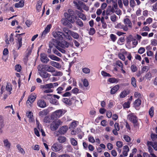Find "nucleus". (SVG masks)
Instances as JSON below:
<instances>
[{
	"mask_svg": "<svg viewBox=\"0 0 157 157\" xmlns=\"http://www.w3.org/2000/svg\"><path fill=\"white\" fill-rule=\"evenodd\" d=\"M145 51V49L144 48L140 47L138 50V52L139 53L142 54L144 53Z\"/></svg>",
	"mask_w": 157,
	"mask_h": 157,
	"instance_id": "61",
	"label": "nucleus"
},
{
	"mask_svg": "<svg viewBox=\"0 0 157 157\" xmlns=\"http://www.w3.org/2000/svg\"><path fill=\"white\" fill-rule=\"evenodd\" d=\"M130 103L129 101H128L124 103L123 105V107L124 108H129L130 107Z\"/></svg>",
	"mask_w": 157,
	"mask_h": 157,
	"instance_id": "62",
	"label": "nucleus"
},
{
	"mask_svg": "<svg viewBox=\"0 0 157 157\" xmlns=\"http://www.w3.org/2000/svg\"><path fill=\"white\" fill-rule=\"evenodd\" d=\"M115 27L117 29H122L124 31H128V28L126 26H124V25L121 23L118 24Z\"/></svg>",
	"mask_w": 157,
	"mask_h": 157,
	"instance_id": "18",
	"label": "nucleus"
},
{
	"mask_svg": "<svg viewBox=\"0 0 157 157\" xmlns=\"http://www.w3.org/2000/svg\"><path fill=\"white\" fill-rule=\"evenodd\" d=\"M88 140L89 142L92 143H94L95 142V140L94 137L91 136L89 135L88 136Z\"/></svg>",
	"mask_w": 157,
	"mask_h": 157,
	"instance_id": "49",
	"label": "nucleus"
},
{
	"mask_svg": "<svg viewBox=\"0 0 157 157\" xmlns=\"http://www.w3.org/2000/svg\"><path fill=\"white\" fill-rule=\"evenodd\" d=\"M37 104V106L41 108H44L47 106L46 103L43 99H40L38 100Z\"/></svg>",
	"mask_w": 157,
	"mask_h": 157,
	"instance_id": "13",
	"label": "nucleus"
},
{
	"mask_svg": "<svg viewBox=\"0 0 157 157\" xmlns=\"http://www.w3.org/2000/svg\"><path fill=\"white\" fill-rule=\"evenodd\" d=\"M39 74L40 75L44 78H48L50 76V75L46 71H40Z\"/></svg>",
	"mask_w": 157,
	"mask_h": 157,
	"instance_id": "26",
	"label": "nucleus"
},
{
	"mask_svg": "<svg viewBox=\"0 0 157 157\" xmlns=\"http://www.w3.org/2000/svg\"><path fill=\"white\" fill-rule=\"evenodd\" d=\"M40 60L42 63H47L49 60L47 55L43 54H41L40 55Z\"/></svg>",
	"mask_w": 157,
	"mask_h": 157,
	"instance_id": "16",
	"label": "nucleus"
},
{
	"mask_svg": "<svg viewBox=\"0 0 157 157\" xmlns=\"http://www.w3.org/2000/svg\"><path fill=\"white\" fill-rule=\"evenodd\" d=\"M57 140L59 143H62L66 141V138L64 136H60L59 137Z\"/></svg>",
	"mask_w": 157,
	"mask_h": 157,
	"instance_id": "37",
	"label": "nucleus"
},
{
	"mask_svg": "<svg viewBox=\"0 0 157 157\" xmlns=\"http://www.w3.org/2000/svg\"><path fill=\"white\" fill-rule=\"evenodd\" d=\"M136 80L134 77H132L131 78V84L134 87H136L137 86L136 84Z\"/></svg>",
	"mask_w": 157,
	"mask_h": 157,
	"instance_id": "44",
	"label": "nucleus"
},
{
	"mask_svg": "<svg viewBox=\"0 0 157 157\" xmlns=\"http://www.w3.org/2000/svg\"><path fill=\"white\" fill-rule=\"evenodd\" d=\"M128 17L126 16V17ZM124 22L125 25L124 26H126L128 28L131 29L132 28V25L131 21L128 18L126 17L124 20Z\"/></svg>",
	"mask_w": 157,
	"mask_h": 157,
	"instance_id": "12",
	"label": "nucleus"
},
{
	"mask_svg": "<svg viewBox=\"0 0 157 157\" xmlns=\"http://www.w3.org/2000/svg\"><path fill=\"white\" fill-rule=\"evenodd\" d=\"M129 93V91L124 90L121 92L119 95V97L120 98H123L125 97Z\"/></svg>",
	"mask_w": 157,
	"mask_h": 157,
	"instance_id": "25",
	"label": "nucleus"
},
{
	"mask_svg": "<svg viewBox=\"0 0 157 157\" xmlns=\"http://www.w3.org/2000/svg\"><path fill=\"white\" fill-rule=\"evenodd\" d=\"M82 71L85 74H89L90 72V70L87 67H84L82 68Z\"/></svg>",
	"mask_w": 157,
	"mask_h": 157,
	"instance_id": "50",
	"label": "nucleus"
},
{
	"mask_svg": "<svg viewBox=\"0 0 157 157\" xmlns=\"http://www.w3.org/2000/svg\"><path fill=\"white\" fill-rule=\"evenodd\" d=\"M61 123V122L59 120L53 121L50 126L51 130L53 131H56L59 128Z\"/></svg>",
	"mask_w": 157,
	"mask_h": 157,
	"instance_id": "6",
	"label": "nucleus"
},
{
	"mask_svg": "<svg viewBox=\"0 0 157 157\" xmlns=\"http://www.w3.org/2000/svg\"><path fill=\"white\" fill-rule=\"evenodd\" d=\"M63 31L64 33L60 31H57L55 33H53V36L56 39L60 40H63L64 38L69 39V29L64 27L63 28Z\"/></svg>",
	"mask_w": 157,
	"mask_h": 157,
	"instance_id": "2",
	"label": "nucleus"
},
{
	"mask_svg": "<svg viewBox=\"0 0 157 157\" xmlns=\"http://www.w3.org/2000/svg\"><path fill=\"white\" fill-rule=\"evenodd\" d=\"M101 75L104 77H111V75L109 73H108L104 71H102L101 72Z\"/></svg>",
	"mask_w": 157,
	"mask_h": 157,
	"instance_id": "59",
	"label": "nucleus"
},
{
	"mask_svg": "<svg viewBox=\"0 0 157 157\" xmlns=\"http://www.w3.org/2000/svg\"><path fill=\"white\" fill-rule=\"evenodd\" d=\"M76 11L77 13L78 14V15L79 18L85 21L86 20V16L84 14L81 12V11H79L76 10Z\"/></svg>",
	"mask_w": 157,
	"mask_h": 157,
	"instance_id": "28",
	"label": "nucleus"
},
{
	"mask_svg": "<svg viewBox=\"0 0 157 157\" xmlns=\"http://www.w3.org/2000/svg\"><path fill=\"white\" fill-rule=\"evenodd\" d=\"M24 1L21 0L19 2L16 3L14 4V6L16 8H22L24 6Z\"/></svg>",
	"mask_w": 157,
	"mask_h": 157,
	"instance_id": "23",
	"label": "nucleus"
},
{
	"mask_svg": "<svg viewBox=\"0 0 157 157\" xmlns=\"http://www.w3.org/2000/svg\"><path fill=\"white\" fill-rule=\"evenodd\" d=\"M123 137L124 140L127 142H130L131 141L130 137L127 135H124Z\"/></svg>",
	"mask_w": 157,
	"mask_h": 157,
	"instance_id": "42",
	"label": "nucleus"
},
{
	"mask_svg": "<svg viewBox=\"0 0 157 157\" xmlns=\"http://www.w3.org/2000/svg\"><path fill=\"white\" fill-rule=\"evenodd\" d=\"M36 98V95L33 93L31 94L29 97L27 101L26 104L27 106H31L32 104L35 100Z\"/></svg>",
	"mask_w": 157,
	"mask_h": 157,
	"instance_id": "5",
	"label": "nucleus"
},
{
	"mask_svg": "<svg viewBox=\"0 0 157 157\" xmlns=\"http://www.w3.org/2000/svg\"><path fill=\"white\" fill-rule=\"evenodd\" d=\"M83 2L80 1H79L78 2L75 1L73 2V3L77 9L80 11H83L82 9V5Z\"/></svg>",
	"mask_w": 157,
	"mask_h": 157,
	"instance_id": "15",
	"label": "nucleus"
},
{
	"mask_svg": "<svg viewBox=\"0 0 157 157\" xmlns=\"http://www.w3.org/2000/svg\"><path fill=\"white\" fill-rule=\"evenodd\" d=\"M49 47L53 48L54 47L56 48L59 46L63 48H65L69 46V43L65 40H60L53 39L49 42Z\"/></svg>",
	"mask_w": 157,
	"mask_h": 157,
	"instance_id": "1",
	"label": "nucleus"
},
{
	"mask_svg": "<svg viewBox=\"0 0 157 157\" xmlns=\"http://www.w3.org/2000/svg\"><path fill=\"white\" fill-rule=\"evenodd\" d=\"M141 104V101L139 99L136 100L134 102V105L136 106H139Z\"/></svg>",
	"mask_w": 157,
	"mask_h": 157,
	"instance_id": "48",
	"label": "nucleus"
},
{
	"mask_svg": "<svg viewBox=\"0 0 157 157\" xmlns=\"http://www.w3.org/2000/svg\"><path fill=\"white\" fill-rule=\"evenodd\" d=\"M110 36L111 40L113 41L114 42L116 41L117 39V37L115 35L113 34H110Z\"/></svg>",
	"mask_w": 157,
	"mask_h": 157,
	"instance_id": "53",
	"label": "nucleus"
},
{
	"mask_svg": "<svg viewBox=\"0 0 157 157\" xmlns=\"http://www.w3.org/2000/svg\"><path fill=\"white\" fill-rule=\"evenodd\" d=\"M48 56L51 59L53 60H56L57 61H59L60 60V59L59 58L53 55H50Z\"/></svg>",
	"mask_w": 157,
	"mask_h": 157,
	"instance_id": "39",
	"label": "nucleus"
},
{
	"mask_svg": "<svg viewBox=\"0 0 157 157\" xmlns=\"http://www.w3.org/2000/svg\"><path fill=\"white\" fill-rule=\"evenodd\" d=\"M76 98L75 97H73L70 100H69V105H74L76 102Z\"/></svg>",
	"mask_w": 157,
	"mask_h": 157,
	"instance_id": "45",
	"label": "nucleus"
},
{
	"mask_svg": "<svg viewBox=\"0 0 157 157\" xmlns=\"http://www.w3.org/2000/svg\"><path fill=\"white\" fill-rule=\"evenodd\" d=\"M52 27V25L49 24L45 28L44 30L42 33V36L44 37L46 34L50 31V30Z\"/></svg>",
	"mask_w": 157,
	"mask_h": 157,
	"instance_id": "17",
	"label": "nucleus"
},
{
	"mask_svg": "<svg viewBox=\"0 0 157 157\" xmlns=\"http://www.w3.org/2000/svg\"><path fill=\"white\" fill-rule=\"evenodd\" d=\"M63 148V145L57 143H54L52 146L51 148L54 151L57 152L61 150Z\"/></svg>",
	"mask_w": 157,
	"mask_h": 157,
	"instance_id": "8",
	"label": "nucleus"
},
{
	"mask_svg": "<svg viewBox=\"0 0 157 157\" xmlns=\"http://www.w3.org/2000/svg\"><path fill=\"white\" fill-rule=\"evenodd\" d=\"M64 17L63 18L61 22L63 25L64 26L69 25V13L65 12L64 14Z\"/></svg>",
	"mask_w": 157,
	"mask_h": 157,
	"instance_id": "9",
	"label": "nucleus"
},
{
	"mask_svg": "<svg viewBox=\"0 0 157 157\" xmlns=\"http://www.w3.org/2000/svg\"><path fill=\"white\" fill-rule=\"evenodd\" d=\"M51 64L53 67L58 68H60L61 67L59 63L55 61H52Z\"/></svg>",
	"mask_w": 157,
	"mask_h": 157,
	"instance_id": "40",
	"label": "nucleus"
},
{
	"mask_svg": "<svg viewBox=\"0 0 157 157\" xmlns=\"http://www.w3.org/2000/svg\"><path fill=\"white\" fill-rule=\"evenodd\" d=\"M33 113L31 112H29L28 115L27 117L29 119V121H33V115H32Z\"/></svg>",
	"mask_w": 157,
	"mask_h": 157,
	"instance_id": "57",
	"label": "nucleus"
},
{
	"mask_svg": "<svg viewBox=\"0 0 157 157\" xmlns=\"http://www.w3.org/2000/svg\"><path fill=\"white\" fill-rule=\"evenodd\" d=\"M108 81L111 83H117L118 82V79L115 78H110L108 80Z\"/></svg>",
	"mask_w": 157,
	"mask_h": 157,
	"instance_id": "38",
	"label": "nucleus"
},
{
	"mask_svg": "<svg viewBox=\"0 0 157 157\" xmlns=\"http://www.w3.org/2000/svg\"><path fill=\"white\" fill-rule=\"evenodd\" d=\"M33 44L31 47H29L27 49V50L25 52V56L26 57L28 58L31 54L33 48Z\"/></svg>",
	"mask_w": 157,
	"mask_h": 157,
	"instance_id": "27",
	"label": "nucleus"
},
{
	"mask_svg": "<svg viewBox=\"0 0 157 157\" xmlns=\"http://www.w3.org/2000/svg\"><path fill=\"white\" fill-rule=\"evenodd\" d=\"M13 36L14 34L13 33H11L10 36V39L9 40L8 36L7 35H6L5 36L6 40H5V42L7 45H8L10 44L9 41L11 44H14V42Z\"/></svg>",
	"mask_w": 157,
	"mask_h": 157,
	"instance_id": "11",
	"label": "nucleus"
},
{
	"mask_svg": "<svg viewBox=\"0 0 157 157\" xmlns=\"http://www.w3.org/2000/svg\"><path fill=\"white\" fill-rule=\"evenodd\" d=\"M78 122L76 121H73L70 124V127L73 128H75L78 124Z\"/></svg>",
	"mask_w": 157,
	"mask_h": 157,
	"instance_id": "34",
	"label": "nucleus"
},
{
	"mask_svg": "<svg viewBox=\"0 0 157 157\" xmlns=\"http://www.w3.org/2000/svg\"><path fill=\"white\" fill-rule=\"evenodd\" d=\"M73 41V42L75 44V45L77 47H78L80 45L79 43L75 40L73 39L71 37H69V41Z\"/></svg>",
	"mask_w": 157,
	"mask_h": 157,
	"instance_id": "46",
	"label": "nucleus"
},
{
	"mask_svg": "<svg viewBox=\"0 0 157 157\" xmlns=\"http://www.w3.org/2000/svg\"><path fill=\"white\" fill-rule=\"evenodd\" d=\"M25 34V33L20 34H16L15 36L16 38H17L15 39V40L18 50H19L22 46V38L21 36Z\"/></svg>",
	"mask_w": 157,
	"mask_h": 157,
	"instance_id": "4",
	"label": "nucleus"
},
{
	"mask_svg": "<svg viewBox=\"0 0 157 157\" xmlns=\"http://www.w3.org/2000/svg\"><path fill=\"white\" fill-rule=\"evenodd\" d=\"M124 151L123 152V154L125 156H127L128 155V152L129 151V149L128 146L125 145L123 147Z\"/></svg>",
	"mask_w": 157,
	"mask_h": 157,
	"instance_id": "30",
	"label": "nucleus"
},
{
	"mask_svg": "<svg viewBox=\"0 0 157 157\" xmlns=\"http://www.w3.org/2000/svg\"><path fill=\"white\" fill-rule=\"evenodd\" d=\"M70 141L71 144L74 146H76L78 144L77 141L74 138H71Z\"/></svg>",
	"mask_w": 157,
	"mask_h": 157,
	"instance_id": "41",
	"label": "nucleus"
},
{
	"mask_svg": "<svg viewBox=\"0 0 157 157\" xmlns=\"http://www.w3.org/2000/svg\"><path fill=\"white\" fill-rule=\"evenodd\" d=\"M147 142L148 143L149 145L152 146L153 149L156 151H157V142L156 141L152 142L151 141H148Z\"/></svg>",
	"mask_w": 157,
	"mask_h": 157,
	"instance_id": "24",
	"label": "nucleus"
},
{
	"mask_svg": "<svg viewBox=\"0 0 157 157\" xmlns=\"http://www.w3.org/2000/svg\"><path fill=\"white\" fill-rule=\"evenodd\" d=\"M154 108L151 107L149 110V113L151 117H152L154 115Z\"/></svg>",
	"mask_w": 157,
	"mask_h": 157,
	"instance_id": "47",
	"label": "nucleus"
},
{
	"mask_svg": "<svg viewBox=\"0 0 157 157\" xmlns=\"http://www.w3.org/2000/svg\"><path fill=\"white\" fill-rule=\"evenodd\" d=\"M127 118L133 123L134 127H139V124L138 122V119L137 117L134 113L129 114L128 115Z\"/></svg>",
	"mask_w": 157,
	"mask_h": 157,
	"instance_id": "3",
	"label": "nucleus"
},
{
	"mask_svg": "<svg viewBox=\"0 0 157 157\" xmlns=\"http://www.w3.org/2000/svg\"><path fill=\"white\" fill-rule=\"evenodd\" d=\"M119 58L123 61L125 60V58L123 54L122 53H119L118 55Z\"/></svg>",
	"mask_w": 157,
	"mask_h": 157,
	"instance_id": "64",
	"label": "nucleus"
},
{
	"mask_svg": "<svg viewBox=\"0 0 157 157\" xmlns=\"http://www.w3.org/2000/svg\"><path fill=\"white\" fill-rule=\"evenodd\" d=\"M48 113V109H44L39 112V114L40 116L42 117L44 116H46Z\"/></svg>",
	"mask_w": 157,
	"mask_h": 157,
	"instance_id": "33",
	"label": "nucleus"
},
{
	"mask_svg": "<svg viewBox=\"0 0 157 157\" xmlns=\"http://www.w3.org/2000/svg\"><path fill=\"white\" fill-rule=\"evenodd\" d=\"M69 35L75 39H78L79 37V35L76 33L69 30Z\"/></svg>",
	"mask_w": 157,
	"mask_h": 157,
	"instance_id": "29",
	"label": "nucleus"
},
{
	"mask_svg": "<svg viewBox=\"0 0 157 157\" xmlns=\"http://www.w3.org/2000/svg\"><path fill=\"white\" fill-rule=\"evenodd\" d=\"M48 65H40L38 67V69L39 71H47Z\"/></svg>",
	"mask_w": 157,
	"mask_h": 157,
	"instance_id": "21",
	"label": "nucleus"
},
{
	"mask_svg": "<svg viewBox=\"0 0 157 157\" xmlns=\"http://www.w3.org/2000/svg\"><path fill=\"white\" fill-rule=\"evenodd\" d=\"M146 78L149 80H150L152 78L151 73L150 72H148L145 75Z\"/></svg>",
	"mask_w": 157,
	"mask_h": 157,
	"instance_id": "55",
	"label": "nucleus"
},
{
	"mask_svg": "<svg viewBox=\"0 0 157 157\" xmlns=\"http://www.w3.org/2000/svg\"><path fill=\"white\" fill-rule=\"evenodd\" d=\"M6 90L9 92V95H10L11 94V91L12 90V86L10 82H7L6 88Z\"/></svg>",
	"mask_w": 157,
	"mask_h": 157,
	"instance_id": "22",
	"label": "nucleus"
},
{
	"mask_svg": "<svg viewBox=\"0 0 157 157\" xmlns=\"http://www.w3.org/2000/svg\"><path fill=\"white\" fill-rule=\"evenodd\" d=\"M76 24L80 27H82L83 24L82 21L80 19H78L76 22Z\"/></svg>",
	"mask_w": 157,
	"mask_h": 157,
	"instance_id": "51",
	"label": "nucleus"
},
{
	"mask_svg": "<svg viewBox=\"0 0 157 157\" xmlns=\"http://www.w3.org/2000/svg\"><path fill=\"white\" fill-rule=\"evenodd\" d=\"M117 17L115 14H113L110 17L111 20L113 22H115L117 20Z\"/></svg>",
	"mask_w": 157,
	"mask_h": 157,
	"instance_id": "60",
	"label": "nucleus"
},
{
	"mask_svg": "<svg viewBox=\"0 0 157 157\" xmlns=\"http://www.w3.org/2000/svg\"><path fill=\"white\" fill-rule=\"evenodd\" d=\"M50 102L51 103L54 104L56 105H58L59 104L58 101L56 99L52 98L50 99Z\"/></svg>",
	"mask_w": 157,
	"mask_h": 157,
	"instance_id": "43",
	"label": "nucleus"
},
{
	"mask_svg": "<svg viewBox=\"0 0 157 157\" xmlns=\"http://www.w3.org/2000/svg\"><path fill=\"white\" fill-rule=\"evenodd\" d=\"M15 70L18 72L20 71L21 69V67L20 64H17L15 66Z\"/></svg>",
	"mask_w": 157,
	"mask_h": 157,
	"instance_id": "52",
	"label": "nucleus"
},
{
	"mask_svg": "<svg viewBox=\"0 0 157 157\" xmlns=\"http://www.w3.org/2000/svg\"><path fill=\"white\" fill-rule=\"evenodd\" d=\"M116 145L118 148H121L123 145V143L120 141H117L116 142Z\"/></svg>",
	"mask_w": 157,
	"mask_h": 157,
	"instance_id": "63",
	"label": "nucleus"
},
{
	"mask_svg": "<svg viewBox=\"0 0 157 157\" xmlns=\"http://www.w3.org/2000/svg\"><path fill=\"white\" fill-rule=\"evenodd\" d=\"M43 0H39L37 3L36 8L38 12H40V8H41V5L43 2Z\"/></svg>",
	"mask_w": 157,
	"mask_h": 157,
	"instance_id": "31",
	"label": "nucleus"
},
{
	"mask_svg": "<svg viewBox=\"0 0 157 157\" xmlns=\"http://www.w3.org/2000/svg\"><path fill=\"white\" fill-rule=\"evenodd\" d=\"M4 146L6 148L9 149L10 148L11 144L8 141L7 139H6L3 141Z\"/></svg>",
	"mask_w": 157,
	"mask_h": 157,
	"instance_id": "35",
	"label": "nucleus"
},
{
	"mask_svg": "<svg viewBox=\"0 0 157 157\" xmlns=\"http://www.w3.org/2000/svg\"><path fill=\"white\" fill-rule=\"evenodd\" d=\"M136 3L134 0H130V6L132 8H134L136 6Z\"/></svg>",
	"mask_w": 157,
	"mask_h": 157,
	"instance_id": "58",
	"label": "nucleus"
},
{
	"mask_svg": "<svg viewBox=\"0 0 157 157\" xmlns=\"http://www.w3.org/2000/svg\"><path fill=\"white\" fill-rule=\"evenodd\" d=\"M68 130V127L66 126H63L61 127L58 131V132L60 134H64Z\"/></svg>",
	"mask_w": 157,
	"mask_h": 157,
	"instance_id": "20",
	"label": "nucleus"
},
{
	"mask_svg": "<svg viewBox=\"0 0 157 157\" xmlns=\"http://www.w3.org/2000/svg\"><path fill=\"white\" fill-rule=\"evenodd\" d=\"M4 126V120L2 116H0V130H1V133L2 132V129L3 128Z\"/></svg>",
	"mask_w": 157,
	"mask_h": 157,
	"instance_id": "32",
	"label": "nucleus"
},
{
	"mask_svg": "<svg viewBox=\"0 0 157 157\" xmlns=\"http://www.w3.org/2000/svg\"><path fill=\"white\" fill-rule=\"evenodd\" d=\"M52 75L54 76H61L63 75V73L61 71H56L54 70L52 72Z\"/></svg>",
	"mask_w": 157,
	"mask_h": 157,
	"instance_id": "36",
	"label": "nucleus"
},
{
	"mask_svg": "<svg viewBox=\"0 0 157 157\" xmlns=\"http://www.w3.org/2000/svg\"><path fill=\"white\" fill-rule=\"evenodd\" d=\"M64 114L63 110L59 109L53 112L52 115V117L53 119L59 118Z\"/></svg>",
	"mask_w": 157,
	"mask_h": 157,
	"instance_id": "7",
	"label": "nucleus"
},
{
	"mask_svg": "<svg viewBox=\"0 0 157 157\" xmlns=\"http://www.w3.org/2000/svg\"><path fill=\"white\" fill-rule=\"evenodd\" d=\"M120 88V86L118 85L115 86L112 88L110 91V93L112 94H113L116 93L119 90Z\"/></svg>",
	"mask_w": 157,
	"mask_h": 157,
	"instance_id": "19",
	"label": "nucleus"
},
{
	"mask_svg": "<svg viewBox=\"0 0 157 157\" xmlns=\"http://www.w3.org/2000/svg\"><path fill=\"white\" fill-rule=\"evenodd\" d=\"M151 44L153 46H156L157 45V40L155 39H153L151 41Z\"/></svg>",
	"mask_w": 157,
	"mask_h": 157,
	"instance_id": "56",
	"label": "nucleus"
},
{
	"mask_svg": "<svg viewBox=\"0 0 157 157\" xmlns=\"http://www.w3.org/2000/svg\"><path fill=\"white\" fill-rule=\"evenodd\" d=\"M58 84L57 82H55L54 83H49V84H46L45 85L42 86V88H53L54 87L57 86Z\"/></svg>",
	"mask_w": 157,
	"mask_h": 157,
	"instance_id": "14",
	"label": "nucleus"
},
{
	"mask_svg": "<svg viewBox=\"0 0 157 157\" xmlns=\"http://www.w3.org/2000/svg\"><path fill=\"white\" fill-rule=\"evenodd\" d=\"M148 145V143L147 142V145L148 147V149L149 152L150 153V155L151 154H153V149L150 145Z\"/></svg>",
	"mask_w": 157,
	"mask_h": 157,
	"instance_id": "54",
	"label": "nucleus"
},
{
	"mask_svg": "<svg viewBox=\"0 0 157 157\" xmlns=\"http://www.w3.org/2000/svg\"><path fill=\"white\" fill-rule=\"evenodd\" d=\"M69 22L71 23H74L76 20L77 17L74 11L70 10H69Z\"/></svg>",
	"mask_w": 157,
	"mask_h": 157,
	"instance_id": "10",
	"label": "nucleus"
}]
</instances>
